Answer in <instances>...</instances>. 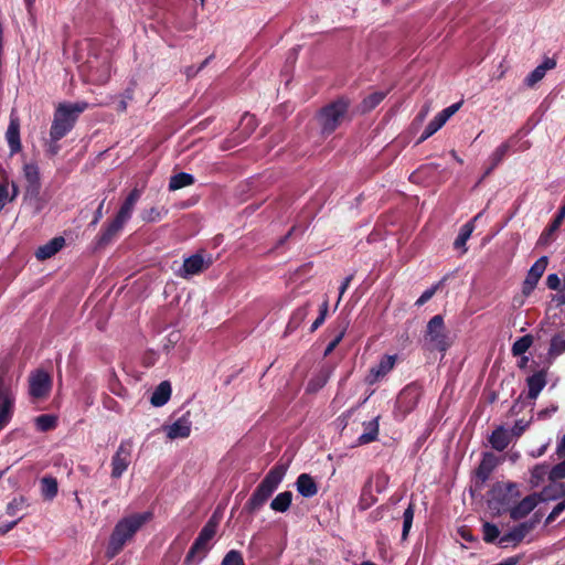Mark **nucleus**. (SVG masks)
<instances>
[{"label": "nucleus", "instance_id": "nucleus-18", "mask_svg": "<svg viewBox=\"0 0 565 565\" xmlns=\"http://www.w3.org/2000/svg\"><path fill=\"white\" fill-rule=\"evenodd\" d=\"M210 260H204L200 254L193 255L184 260L181 277L188 278L192 275H196L205 270L210 266Z\"/></svg>", "mask_w": 565, "mask_h": 565}, {"label": "nucleus", "instance_id": "nucleus-53", "mask_svg": "<svg viewBox=\"0 0 565 565\" xmlns=\"http://www.w3.org/2000/svg\"><path fill=\"white\" fill-rule=\"evenodd\" d=\"M546 286L551 290H558L561 289V279L556 274H550L546 278Z\"/></svg>", "mask_w": 565, "mask_h": 565}, {"label": "nucleus", "instance_id": "nucleus-47", "mask_svg": "<svg viewBox=\"0 0 565 565\" xmlns=\"http://www.w3.org/2000/svg\"><path fill=\"white\" fill-rule=\"evenodd\" d=\"M222 565H245L243 556L237 551H230L223 562Z\"/></svg>", "mask_w": 565, "mask_h": 565}, {"label": "nucleus", "instance_id": "nucleus-9", "mask_svg": "<svg viewBox=\"0 0 565 565\" xmlns=\"http://www.w3.org/2000/svg\"><path fill=\"white\" fill-rule=\"evenodd\" d=\"M499 463L500 460L493 452L487 451L482 455L481 461L475 470V483L477 489L481 490L483 488Z\"/></svg>", "mask_w": 565, "mask_h": 565}, {"label": "nucleus", "instance_id": "nucleus-48", "mask_svg": "<svg viewBox=\"0 0 565 565\" xmlns=\"http://www.w3.org/2000/svg\"><path fill=\"white\" fill-rule=\"evenodd\" d=\"M545 76V72L540 66H536L525 78V84L530 87L534 86Z\"/></svg>", "mask_w": 565, "mask_h": 565}, {"label": "nucleus", "instance_id": "nucleus-40", "mask_svg": "<svg viewBox=\"0 0 565 565\" xmlns=\"http://www.w3.org/2000/svg\"><path fill=\"white\" fill-rule=\"evenodd\" d=\"M386 94L382 92H375L366 96L362 102V110L370 111L374 109L385 98Z\"/></svg>", "mask_w": 565, "mask_h": 565}, {"label": "nucleus", "instance_id": "nucleus-30", "mask_svg": "<svg viewBox=\"0 0 565 565\" xmlns=\"http://www.w3.org/2000/svg\"><path fill=\"white\" fill-rule=\"evenodd\" d=\"M565 218V203L559 207L553 221L541 234L540 241L547 242L551 236L559 228Z\"/></svg>", "mask_w": 565, "mask_h": 565}, {"label": "nucleus", "instance_id": "nucleus-35", "mask_svg": "<svg viewBox=\"0 0 565 565\" xmlns=\"http://www.w3.org/2000/svg\"><path fill=\"white\" fill-rule=\"evenodd\" d=\"M446 124V121L439 117L438 115H436L429 122L428 125L425 127L422 136L419 137V140L418 142H423L425 141L426 139H428L429 137H431L435 132H437L444 125Z\"/></svg>", "mask_w": 565, "mask_h": 565}, {"label": "nucleus", "instance_id": "nucleus-28", "mask_svg": "<svg viewBox=\"0 0 565 565\" xmlns=\"http://www.w3.org/2000/svg\"><path fill=\"white\" fill-rule=\"evenodd\" d=\"M364 433L358 438L359 445H366L375 441L379 436V417L363 423Z\"/></svg>", "mask_w": 565, "mask_h": 565}, {"label": "nucleus", "instance_id": "nucleus-4", "mask_svg": "<svg viewBox=\"0 0 565 565\" xmlns=\"http://www.w3.org/2000/svg\"><path fill=\"white\" fill-rule=\"evenodd\" d=\"M140 199V190L135 188L124 200L118 213L109 222L107 227L100 235L99 244H108L124 227L125 223L130 218L137 202Z\"/></svg>", "mask_w": 565, "mask_h": 565}, {"label": "nucleus", "instance_id": "nucleus-3", "mask_svg": "<svg viewBox=\"0 0 565 565\" xmlns=\"http://www.w3.org/2000/svg\"><path fill=\"white\" fill-rule=\"evenodd\" d=\"M452 344L449 330L445 326L444 317L436 315L427 322L424 332V348L428 351L445 353Z\"/></svg>", "mask_w": 565, "mask_h": 565}, {"label": "nucleus", "instance_id": "nucleus-24", "mask_svg": "<svg viewBox=\"0 0 565 565\" xmlns=\"http://www.w3.org/2000/svg\"><path fill=\"white\" fill-rule=\"evenodd\" d=\"M297 491L305 498H311L317 494L318 487L313 478L307 473H301L296 482Z\"/></svg>", "mask_w": 565, "mask_h": 565}, {"label": "nucleus", "instance_id": "nucleus-62", "mask_svg": "<svg viewBox=\"0 0 565 565\" xmlns=\"http://www.w3.org/2000/svg\"><path fill=\"white\" fill-rule=\"evenodd\" d=\"M557 455L559 457H565V435L563 436L562 440L559 441V444L557 445V450H556Z\"/></svg>", "mask_w": 565, "mask_h": 565}, {"label": "nucleus", "instance_id": "nucleus-29", "mask_svg": "<svg viewBox=\"0 0 565 565\" xmlns=\"http://www.w3.org/2000/svg\"><path fill=\"white\" fill-rule=\"evenodd\" d=\"M509 150L510 145L508 142H503L492 152L489 157L490 166L484 171L483 178L489 175L503 161Z\"/></svg>", "mask_w": 565, "mask_h": 565}, {"label": "nucleus", "instance_id": "nucleus-51", "mask_svg": "<svg viewBox=\"0 0 565 565\" xmlns=\"http://www.w3.org/2000/svg\"><path fill=\"white\" fill-rule=\"evenodd\" d=\"M565 510V499L558 502L546 518V523H552Z\"/></svg>", "mask_w": 565, "mask_h": 565}, {"label": "nucleus", "instance_id": "nucleus-19", "mask_svg": "<svg viewBox=\"0 0 565 565\" xmlns=\"http://www.w3.org/2000/svg\"><path fill=\"white\" fill-rule=\"evenodd\" d=\"M349 320L347 318H338L332 326V333L334 334L333 339L329 342L327 348L324 349L323 355H330L333 350L338 347V344L342 341L343 337L349 327Z\"/></svg>", "mask_w": 565, "mask_h": 565}, {"label": "nucleus", "instance_id": "nucleus-25", "mask_svg": "<svg viewBox=\"0 0 565 565\" xmlns=\"http://www.w3.org/2000/svg\"><path fill=\"white\" fill-rule=\"evenodd\" d=\"M331 375V370L328 366H322L313 376L309 380L307 384V392L316 393L321 390L329 381Z\"/></svg>", "mask_w": 565, "mask_h": 565}, {"label": "nucleus", "instance_id": "nucleus-57", "mask_svg": "<svg viewBox=\"0 0 565 565\" xmlns=\"http://www.w3.org/2000/svg\"><path fill=\"white\" fill-rule=\"evenodd\" d=\"M24 502V499L22 497L20 498H14L12 500V502L8 505V510L10 512V514L14 515L15 514V510L19 509L20 505H22Z\"/></svg>", "mask_w": 565, "mask_h": 565}, {"label": "nucleus", "instance_id": "nucleus-14", "mask_svg": "<svg viewBox=\"0 0 565 565\" xmlns=\"http://www.w3.org/2000/svg\"><path fill=\"white\" fill-rule=\"evenodd\" d=\"M537 503L539 498L536 493L526 495L519 503L511 505L509 509L510 518L514 521L525 518L536 508Z\"/></svg>", "mask_w": 565, "mask_h": 565}, {"label": "nucleus", "instance_id": "nucleus-34", "mask_svg": "<svg viewBox=\"0 0 565 565\" xmlns=\"http://www.w3.org/2000/svg\"><path fill=\"white\" fill-rule=\"evenodd\" d=\"M416 504L411 501L408 507L405 509L403 513V531H402V541H406L409 534V531L413 525L414 514H415Z\"/></svg>", "mask_w": 565, "mask_h": 565}, {"label": "nucleus", "instance_id": "nucleus-2", "mask_svg": "<svg viewBox=\"0 0 565 565\" xmlns=\"http://www.w3.org/2000/svg\"><path fill=\"white\" fill-rule=\"evenodd\" d=\"M349 100L341 97L326 106L317 114L316 119L323 135H331L347 118L349 110Z\"/></svg>", "mask_w": 565, "mask_h": 565}, {"label": "nucleus", "instance_id": "nucleus-38", "mask_svg": "<svg viewBox=\"0 0 565 565\" xmlns=\"http://www.w3.org/2000/svg\"><path fill=\"white\" fill-rule=\"evenodd\" d=\"M194 182L192 175L186 173H179L170 179L169 189L171 191L179 190L181 188L191 185Z\"/></svg>", "mask_w": 565, "mask_h": 565}, {"label": "nucleus", "instance_id": "nucleus-16", "mask_svg": "<svg viewBox=\"0 0 565 565\" xmlns=\"http://www.w3.org/2000/svg\"><path fill=\"white\" fill-rule=\"evenodd\" d=\"M130 463V450L125 444H121L111 462V477L118 479Z\"/></svg>", "mask_w": 565, "mask_h": 565}, {"label": "nucleus", "instance_id": "nucleus-12", "mask_svg": "<svg viewBox=\"0 0 565 565\" xmlns=\"http://www.w3.org/2000/svg\"><path fill=\"white\" fill-rule=\"evenodd\" d=\"M536 521L522 522L510 532L503 534L500 540V546H505L507 543H513V546H518L535 526Z\"/></svg>", "mask_w": 565, "mask_h": 565}, {"label": "nucleus", "instance_id": "nucleus-45", "mask_svg": "<svg viewBox=\"0 0 565 565\" xmlns=\"http://www.w3.org/2000/svg\"><path fill=\"white\" fill-rule=\"evenodd\" d=\"M56 418L52 415H42L35 419L36 426L41 430H49L55 426Z\"/></svg>", "mask_w": 565, "mask_h": 565}, {"label": "nucleus", "instance_id": "nucleus-23", "mask_svg": "<svg viewBox=\"0 0 565 565\" xmlns=\"http://www.w3.org/2000/svg\"><path fill=\"white\" fill-rule=\"evenodd\" d=\"M164 431L167 433V437L173 440L189 437L191 427L186 419L180 418L175 423L164 426Z\"/></svg>", "mask_w": 565, "mask_h": 565}, {"label": "nucleus", "instance_id": "nucleus-17", "mask_svg": "<svg viewBox=\"0 0 565 565\" xmlns=\"http://www.w3.org/2000/svg\"><path fill=\"white\" fill-rule=\"evenodd\" d=\"M395 362L396 355H384L376 365L371 367L367 382L373 384L384 377L393 370Z\"/></svg>", "mask_w": 565, "mask_h": 565}, {"label": "nucleus", "instance_id": "nucleus-42", "mask_svg": "<svg viewBox=\"0 0 565 565\" xmlns=\"http://www.w3.org/2000/svg\"><path fill=\"white\" fill-rule=\"evenodd\" d=\"M483 540L486 543H493L500 535V531L495 524L486 522L482 526Z\"/></svg>", "mask_w": 565, "mask_h": 565}, {"label": "nucleus", "instance_id": "nucleus-55", "mask_svg": "<svg viewBox=\"0 0 565 565\" xmlns=\"http://www.w3.org/2000/svg\"><path fill=\"white\" fill-rule=\"evenodd\" d=\"M160 217H161V212L156 206H152L148 211H146L145 216H143V218L147 222H156V221L160 220Z\"/></svg>", "mask_w": 565, "mask_h": 565}, {"label": "nucleus", "instance_id": "nucleus-11", "mask_svg": "<svg viewBox=\"0 0 565 565\" xmlns=\"http://www.w3.org/2000/svg\"><path fill=\"white\" fill-rule=\"evenodd\" d=\"M548 264L546 256L540 257L530 268L523 281L522 292L529 296L536 287Z\"/></svg>", "mask_w": 565, "mask_h": 565}, {"label": "nucleus", "instance_id": "nucleus-1", "mask_svg": "<svg viewBox=\"0 0 565 565\" xmlns=\"http://www.w3.org/2000/svg\"><path fill=\"white\" fill-rule=\"evenodd\" d=\"M152 518V512L147 511L142 513H135L121 519L111 532L105 552L106 557L113 558L119 554L125 544L134 537L136 532L141 529L142 525L150 522Z\"/></svg>", "mask_w": 565, "mask_h": 565}, {"label": "nucleus", "instance_id": "nucleus-39", "mask_svg": "<svg viewBox=\"0 0 565 565\" xmlns=\"http://www.w3.org/2000/svg\"><path fill=\"white\" fill-rule=\"evenodd\" d=\"M42 494L46 500H52L57 493V481L54 478L46 477L42 481Z\"/></svg>", "mask_w": 565, "mask_h": 565}, {"label": "nucleus", "instance_id": "nucleus-44", "mask_svg": "<svg viewBox=\"0 0 565 565\" xmlns=\"http://www.w3.org/2000/svg\"><path fill=\"white\" fill-rule=\"evenodd\" d=\"M328 308H329L328 300H324L319 308V316L311 324V328H310L311 332L316 331L319 327H321L323 324V322L327 318V315H328Z\"/></svg>", "mask_w": 565, "mask_h": 565}, {"label": "nucleus", "instance_id": "nucleus-27", "mask_svg": "<svg viewBox=\"0 0 565 565\" xmlns=\"http://www.w3.org/2000/svg\"><path fill=\"white\" fill-rule=\"evenodd\" d=\"M18 192V186L14 183L10 185L8 178L3 177L2 182H0V211L15 199Z\"/></svg>", "mask_w": 565, "mask_h": 565}, {"label": "nucleus", "instance_id": "nucleus-31", "mask_svg": "<svg viewBox=\"0 0 565 565\" xmlns=\"http://www.w3.org/2000/svg\"><path fill=\"white\" fill-rule=\"evenodd\" d=\"M171 395V385L169 382L164 381L159 384L151 396V404L153 406H162L166 404Z\"/></svg>", "mask_w": 565, "mask_h": 565}, {"label": "nucleus", "instance_id": "nucleus-60", "mask_svg": "<svg viewBox=\"0 0 565 565\" xmlns=\"http://www.w3.org/2000/svg\"><path fill=\"white\" fill-rule=\"evenodd\" d=\"M271 508L276 511H282V493L278 494L271 502Z\"/></svg>", "mask_w": 565, "mask_h": 565}, {"label": "nucleus", "instance_id": "nucleus-7", "mask_svg": "<svg viewBox=\"0 0 565 565\" xmlns=\"http://www.w3.org/2000/svg\"><path fill=\"white\" fill-rule=\"evenodd\" d=\"M423 395V386L417 382L407 384L397 395L395 402V416L404 419L416 407Z\"/></svg>", "mask_w": 565, "mask_h": 565}, {"label": "nucleus", "instance_id": "nucleus-33", "mask_svg": "<svg viewBox=\"0 0 565 565\" xmlns=\"http://www.w3.org/2000/svg\"><path fill=\"white\" fill-rule=\"evenodd\" d=\"M473 228L475 226L472 222H468L461 226L460 232L454 242V247L456 249H462V252L467 250L466 243L471 236Z\"/></svg>", "mask_w": 565, "mask_h": 565}, {"label": "nucleus", "instance_id": "nucleus-59", "mask_svg": "<svg viewBox=\"0 0 565 565\" xmlns=\"http://www.w3.org/2000/svg\"><path fill=\"white\" fill-rule=\"evenodd\" d=\"M541 68H543V72L546 73V71L553 70L556 66V61L553 58H546L542 64L539 65Z\"/></svg>", "mask_w": 565, "mask_h": 565}, {"label": "nucleus", "instance_id": "nucleus-61", "mask_svg": "<svg viewBox=\"0 0 565 565\" xmlns=\"http://www.w3.org/2000/svg\"><path fill=\"white\" fill-rule=\"evenodd\" d=\"M556 300L559 305H565V277H564V280H563V284H562V287L559 289Z\"/></svg>", "mask_w": 565, "mask_h": 565}, {"label": "nucleus", "instance_id": "nucleus-22", "mask_svg": "<svg viewBox=\"0 0 565 565\" xmlns=\"http://www.w3.org/2000/svg\"><path fill=\"white\" fill-rule=\"evenodd\" d=\"M512 436L503 426L497 427L489 437L491 447L497 451H503L511 443Z\"/></svg>", "mask_w": 565, "mask_h": 565}, {"label": "nucleus", "instance_id": "nucleus-64", "mask_svg": "<svg viewBox=\"0 0 565 565\" xmlns=\"http://www.w3.org/2000/svg\"><path fill=\"white\" fill-rule=\"evenodd\" d=\"M296 328H297V323H295V318L292 317V318L289 320V322H288V324H287V327H286V329H285V335L287 334V332L292 331V330H295Z\"/></svg>", "mask_w": 565, "mask_h": 565}, {"label": "nucleus", "instance_id": "nucleus-56", "mask_svg": "<svg viewBox=\"0 0 565 565\" xmlns=\"http://www.w3.org/2000/svg\"><path fill=\"white\" fill-rule=\"evenodd\" d=\"M353 278H354V274H351L341 284V286L339 288V300L342 298V296L344 295L347 289L350 287V284L353 280Z\"/></svg>", "mask_w": 565, "mask_h": 565}, {"label": "nucleus", "instance_id": "nucleus-36", "mask_svg": "<svg viewBox=\"0 0 565 565\" xmlns=\"http://www.w3.org/2000/svg\"><path fill=\"white\" fill-rule=\"evenodd\" d=\"M533 343V337L531 334H525L519 338L512 345V354L514 356H519L524 354Z\"/></svg>", "mask_w": 565, "mask_h": 565}, {"label": "nucleus", "instance_id": "nucleus-63", "mask_svg": "<svg viewBox=\"0 0 565 565\" xmlns=\"http://www.w3.org/2000/svg\"><path fill=\"white\" fill-rule=\"evenodd\" d=\"M292 501V493L290 491H285V511L289 508Z\"/></svg>", "mask_w": 565, "mask_h": 565}, {"label": "nucleus", "instance_id": "nucleus-49", "mask_svg": "<svg viewBox=\"0 0 565 565\" xmlns=\"http://www.w3.org/2000/svg\"><path fill=\"white\" fill-rule=\"evenodd\" d=\"M531 420L519 419L509 431L512 437L519 438L530 426Z\"/></svg>", "mask_w": 565, "mask_h": 565}, {"label": "nucleus", "instance_id": "nucleus-54", "mask_svg": "<svg viewBox=\"0 0 565 565\" xmlns=\"http://www.w3.org/2000/svg\"><path fill=\"white\" fill-rule=\"evenodd\" d=\"M436 290H437L436 286L425 290L420 295V297L416 300L415 305L418 307L425 305L435 295Z\"/></svg>", "mask_w": 565, "mask_h": 565}, {"label": "nucleus", "instance_id": "nucleus-21", "mask_svg": "<svg viewBox=\"0 0 565 565\" xmlns=\"http://www.w3.org/2000/svg\"><path fill=\"white\" fill-rule=\"evenodd\" d=\"M529 387L527 397L535 399L546 385V372L541 370L526 379Z\"/></svg>", "mask_w": 565, "mask_h": 565}, {"label": "nucleus", "instance_id": "nucleus-58", "mask_svg": "<svg viewBox=\"0 0 565 565\" xmlns=\"http://www.w3.org/2000/svg\"><path fill=\"white\" fill-rule=\"evenodd\" d=\"M459 534L467 542H475L476 541V537L472 535L471 531L468 530V529H465V527L460 529L459 530Z\"/></svg>", "mask_w": 565, "mask_h": 565}, {"label": "nucleus", "instance_id": "nucleus-6", "mask_svg": "<svg viewBox=\"0 0 565 565\" xmlns=\"http://www.w3.org/2000/svg\"><path fill=\"white\" fill-rule=\"evenodd\" d=\"M520 497L518 483L511 481H498L489 490V503L498 510L510 509L512 503Z\"/></svg>", "mask_w": 565, "mask_h": 565}, {"label": "nucleus", "instance_id": "nucleus-5", "mask_svg": "<svg viewBox=\"0 0 565 565\" xmlns=\"http://www.w3.org/2000/svg\"><path fill=\"white\" fill-rule=\"evenodd\" d=\"M83 110V107L75 104H60L51 127L50 136L52 141L56 142L73 127L76 116Z\"/></svg>", "mask_w": 565, "mask_h": 565}, {"label": "nucleus", "instance_id": "nucleus-50", "mask_svg": "<svg viewBox=\"0 0 565 565\" xmlns=\"http://www.w3.org/2000/svg\"><path fill=\"white\" fill-rule=\"evenodd\" d=\"M462 105V102H458V103H455L448 107H446L445 109H443L440 113H438L437 115L439 117H441L446 122L447 120L454 116L461 107Z\"/></svg>", "mask_w": 565, "mask_h": 565}, {"label": "nucleus", "instance_id": "nucleus-41", "mask_svg": "<svg viewBox=\"0 0 565 565\" xmlns=\"http://www.w3.org/2000/svg\"><path fill=\"white\" fill-rule=\"evenodd\" d=\"M256 126H257V122H256L255 117L249 114H245L242 117L241 122H239L241 132L245 137L249 136L255 130Z\"/></svg>", "mask_w": 565, "mask_h": 565}, {"label": "nucleus", "instance_id": "nucleus-15", "mask_svg": "<svg viewBox=\"0 0 565 565\" xmlns=\"http://www.w3.org/2000/svg\"><path fill=\"white\" fill-rule=\"evenodd\" d=\"M217 520L215 519V516H213L209 522L207 524L203 527V530L201 531L198 540L195 541L194 545L192 546L186 559L189 561L191 557H193V555L200 551H204L205 547H206V544L210 540L213 539V536L215 535L216 533V527H217Z\"/></svg>", "mask_w": 565, "mask_h": 565}, {"label": "nucleus", "instance_id": "nucleus-52", "mask_svg": "<svg viewBox=\"0 0 565 565\" xmlns=\"http://www.w3.org/2000/svg\"><path fill=\"white\" fill-rule=\"evenodd\" d=\"M24 175L30 184L38 182V170L33 166L26 164L24 167Z\"/></svg>", "mask_w": 565, "mask_h": 565}, {"label": "nucleus", "instance_id": "nucleus-37", "mask_svg": "<svg viewBox=\"0 0 565 565\" xmlns=\"http://www.w3.org/2000/svg\"><path fill=\"white\" fill-rule=\"evenodd\" d=\"M7 139L13 152H17L21 149L20 145V136H19V125L15 121H12L7 131Z\"/></svg>", "mask_w": 565, "mask_h": 565}, {"label": "nucleus", "instance_id": "nucleus-13", "mask_svg": "<svg viewBox=\"0 0 565 565\" xmlns=\"http://www.w3.org/2000/svg\"><path fill=\"white\" fill-rule=\"evenodd\" d=\"M51 388V377L43 371H38L30 379V394L33 398L40 399L47 395Z\"/></svg>", "mask_w": 565, "mask_h": 565}, {"label": "nucleus", "instance_id": "nucleus-8", "mask_svg": "<svg viewBox=\"0 0 565 565\" xmlns=\"http://www.w3.org/2000/svg\"><path fill=\"white\" fill-rule=\"evenodd\" d=\"M280 480L281 472L278 468L270 471L252 497L247 505L248 511L254 512L258 509L271 495Z\"/></svg>", "mask_w": 565, "mask_h": 565}, {"label": "nucleus", "instance_id": "nucleus-26", "mask_svg": "<svg viewBox=\"0 0 565 565\" xmlns=\"http://www.w3.org/2000/svg\"><path fill=\"white\" fill-rule=\"evenodd\" d=\"M377 501V498L373 494V480L372 477H370L361 491L360 499H359V509L364 511L371 508L375 502Z\"/></svg>", "mask_w": 565, "mask_h": 565}, {"label": "nucleus", "instance_id": "nucleus-43", "mask_svg": "<svg viewBox=\"0 0 565 565\" xmlns=\"http://www.w3.org/2000/svg\"><path fill=\"white\" fill-rule=\"evenodd\" d=\"M565 352V339L561 335H554L551 340L550 353L559 355Z\"/></svg>", "mask_w": 565, "mask_h": 565}, {"label": "nucleus", "instance_id": "nucleus-46", "mask_svg": "<svg viewBox=\"0 0 565 565\" xmlns=\"http://www.w3.org/2000/svg\"><path fill=\"white\" fill-rule=\"evenodd\" d=\"M565 479V459L550 469V481Z\"/></svg>", "mask_w": 565, "mask_h": 565}, {"label": "nucleus", "instance_id": "nucleus-10", "mask_svg": "<svg viewBox=\"0 0 565 565\" xmlns=\"http://www.w3.org/2000/svg\"><path fill=\"white\" fill-rule=\"evenodd\" d=\"M13 396L10 392L9 383L0 372V430L11 418L13 408Z\"/></svg>", "mask_w": 565, "mask_h": 565}, {"label": "nucleus", "instance_id": "nucleus-20", "mask_svg": "<svg viewBox=\"0 0 565 565\" xmlns=\"http://www.w3.org/2000/svg\"><path fill=\"white\" fill-rule=\"evenodd\" d=\"M65 244V239L63 237H54L46 244L40 246L35 252V257L39 260H45L54 256L57 252H60Z\"/></svg>", "mask_w": 565, "mask_h": 565}, {"label": "nucleus", "instance_id": "nucleus-32", "mask_svg": "<svg viewBox=\"0 0 565 565\" xmlns=\"http://www.w3.org/2000/svg\"><path fill=\"white\" fill-rule=\"evenodd\" d=\"M546 476L550 478V465L546 462L535 465L531 470L530 482L533 487H539L545 480Z\"/></svg>", "mask_w": 565, "mask_h": 565}]
</instances>
